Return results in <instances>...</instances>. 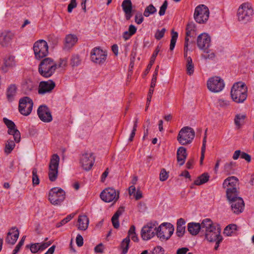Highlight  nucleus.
I'll use <instances>...</instances> for the list:
<instances>
[{"mask_svg":"<svg viewBox=\"0 0 254 254\" xmlns=\"http://www.w3.org/2000/svg\"><path fill=\"white\" fill-rule=\"evenodd\" d=\"M89 219L85 215H81L78 216L77 222H89Z\"/></svg>","mask_w":254,"mask_h":254,"instance_id":"nucleus-58","label":"nucleus"},{"mask_svg":"<svg viewBox=\"0 0 254 254\" xmlns=\"http://www.w3.org/2000/svg\"><path fill=\"white\" fill-rule=\"evenodd\" d=\"M208 89L211 92L217 93L220 92L224 88L223 80L219 76L210 78L207 83Z\"/></svg>","mask_w":254,"mask_h":254,"instance_id":"nucleus-16","label":"nucleus"},{"mask_svg":"<svg viewBox=\"0 0 254 254\" xmlns=\"http://www.w3.org/2000/svg\"><path fill=\"white\" fill-rule=\"evenodd\" d=\"M238 182V179L234 176L228 177L224 180L223 187L226 188L227 197L231 198L232 195H239Z\"/></svg>","mask_w":254,"mask_h":254,"instance_id":"nucleus-4","label":"nucleus"},{"mask_svg":"<svg viewBox=\"0 0 254 254\" xmlns=\"http://www.w3.org/2000/svg\"><path fill=\"white\" fill-rule=\"evenodd\" d=\"M174 231L172 223H162L158 228L156 227V235L161 241L169 239Z\"/></svg>","mask_w":254,"mask_h":254,"instance_id":"nucleus-7","label":"nucleus"},{"mask_svg":"<svg viewBox=\"0 0 254 254\" xmlns=\"http://www.w3.org/2000/svg\"><path fill=\"white\" fill-rule=\"evenodd\" d=\"M81 60L78 55H72L70 59V64L72 67L77 66L81 64Z\"/></svg>","mask_w":254,"mask_h":254,"instance_id":"nucleus-43","label":"nucleus"},{"mask_svg":"<svg viewBox=\"0 0 254 254\" xmlns=\"http://www.w3.org/2000/svg\"><path fill=\"white\" fill-rule=\"evenodd\" d=\"M130 243V239L129 237H126L124 239L121 244V248L122 249V254H126L129 248V244Z\"/></svg>","mask_w":254,"mask_h":254,"instance_id":"nucleus-35","label":"nucleus"},{"mask_svg":"<svg viewBox=\"0 0 254 254\" xmlns=\"http://www.w3.org/2000/svg\"><path fill=\"white\" fill-rule=\"evenodd\" d=\"M5 67H12L15 65V57L12 56H9L4 60Z\"/></svg>","mask_w":254,"mask_h":254,"instance_id":"nucleus-34","label":"nucleus"},{"mask_svg":"<svg viewBox=\"0 0 254 254\" xmlns=\"http://www.w3.org/2000/svg\"><path fill=\"white\" fill-rule=\"evenodd\" d=\"M120 191L112 188H106L100 194V197L106 202H116L119 198Z\"/></svg>","mask_w":254,"mask_h":254,"instance_id":"nucleus-12","label":"nucleus"},{"mask_svg":"<svg viewBox=\"0 0 254 254\" xmlns=\"http://www.w3.org/2000/svg\"><path fill=\"white\" fill-rule=\"evenodd\" d=\"M209 179V175L207 173H204L197 177L195 180L194 184L195 185L199 186L207 182Z\"/></svg>","mask_w":254,"mask_h":254,"instance_id":"nucleus-30","label":"nucleus"},{"mask_svg":"<svg viewBox=\"0 0 254 254\" xmlns=\"http://www.w3.org/2000/svg\"><path fill=\"white\" fill-rule=\"evenodd\" d=\"M186 223H177V234L178 236L182 237L185 232Z\"/></svg>","mask_w":254,"mask_h":254,"instance_id":"nucleus-47","label":"nucleus"},{"mask_svg":"<svg viewBox=\"0 0 254 254\" xmlns=\"http://www.w3.org/2000/svg\"><path fill=\"white\" fill-rule=\"evenodd\" d=\"M231 96L233 101L237 103H242L248 96V88L243 82L235 83L231 88Z\"/></svg>","mask_w":254,"mask_h":254,"instance_id":"nucleus-1","label":"nucleus"},{"mask_svg":"<svg viewBox=\"0 0 254 254\" xmlns=\"http://www.w3.org/2000/svg\"><path fill=\"white\" fill-rule=\"evenodd\" d=\"M254 10L251 5L249 3L242 4L238 10V20L244 23L249 21L252 18Z\"/></svg>","mask_w":254,"mask_h":254,"instance_id":"nucleus-6","label":"nucleus"},{"mask_svg":"<svg viewBox=\"0 0 254 254\" xmlns=\"http://www.w3.org/2000/svg\"><path fill=\"white\" fill-rule=\"evenodd\" d=\"M19 235V232L18 229L15 227H12L7 233L5 239V243L13 245L17 241Z\"/></svg>","mask_w":254,"mask_h":254,"instance_id":"nucleus-24","label":"nucleus"},{"mask_svg":"<svg viewBox=\"0 0 254 254\" xmlns=\"http://www.w3.org/2000/svg\"><path fill=\"white\" fill-rule=\"evenodd\" d=\"M122 7L124 12H128L129 11H132V4L131 0H124L122 3Z\"/></svg>","mask_w":254,"mask_h":254,"instance_id":"nucleus-37","label":"nucleus"},{"mask_svg":"<svg viewBox=\"0 0 254 254\" xmlns=\"http://www.w3.org/2000/svg\"><path fill=\"white\" fill-rule=\"evenodd\" d=\"M186 70L189 75H191L194 72V66L190 57H187Z\"/></svg>","mask_w":254,"mask_h":254,"instance_id":"nucleus-31","label":"nucleus"},{"mask_svg":"<svg viewBox=\"0 0 254 254\" xmlns=\"http://www.w3.org/2000/svg\"><path fill=\"white\" fill-rule=\"evenodd\" d=\"M22 87L26 94H29L36 88L35 83L30 79H26L22 84Z\"/></svg>","mask_w":254,"mask_h":254,"instance_id":"nucleus-28","label":"nucleus"},{"mask_svg":"<svg viewBox=\"0 0 254 254\" xmlns=\"http://www.w3.org/2000/svg\"><path fill=\"white\" fill-rule=\"evenodd\" d=\"M171 39L170 45V50L173 51L175 47L176 41L178 37V34L173 30L171 31Z\"/></svg>","mask_w":254,"mask_h":254,"instance_id":"nucleus-40","label":"nucleus"},{"mask_svg":"<svg viewBox=\"0 0 254 254\" xmlns=\"http://www.w3.org/2000/svg\"><path fill=\"white\" fill-rule=\"evenodd\" d=\"M48 45L46 41L40 40L36 42L33 46V50L37 59L46 57L48 54Z\"/></svg>","mask_w":254,"mask_h":254,"instance_id":"nucleus-10","label":"nucleus"},{"mask_svg":"<svg viewBox=\"0 0 254 254\" xmlns=\"http://www.w3.org/2000/svg\"><path fill=\"white\" fill-rule=\"evenodd\" d=\"M238 195H232L231 198L227 197L231 204L232 210L236 214L242 213L245 208V203L243 198Z\"/></svg>","mask_w":254,"mask_h":254,"instance_id":"nucleus-14","label":"nucleus"},{"mask_svg":"<svg viewBox=\"0 0 254 254\" xmlns=\"http://www.w3.org/2000/svg\"><path fill=\"white\" fill-rule=\"evenodd\" d=\"M205 224L201 223H188V230L192 235H196L199 232H202V227Z\"/></svg>","mask_w":254,"mask_h":254,"instance_id":"nucleus-26","label":"nucleus"},{"mask_svg":"<svg viewBox=\"0 0 254 254\" xmlns=\"http://www.w3.org/2000/svg\"><path fill=\"white\" fill-rule=\"evenodd\" d=\"M135 228L134 225H131L128 232V236L127 237L131 238V240L134 242H137L138 240V237L135 233Z\"/></svg>","mask_w":254,"mask_h":254,"instance_id":"nucleus-42","label":"nucleus"},{"mask_svg":"<svg viewBox=\"0 0 254 254\" xmlns=\"http://www.w3.org/2000/svg\"><path fill=\"white\" fill-rule=\"evenodd\" d=\"M14 33L5 30L0 33V45L3 47H7L14 37Z\"/></svg>","mask_w":254,"mask_h":254,"instance_id":"nucleus-23","label":"nucleus"},{"mask_svg":"<svg viewBox=\"0 0 254 254\" xmlns=\"http://www.w3.org/2000/svg\"><path fill=\"white\" fill-rule=\"evenodd\" d=\"M37 169L34 168L32 169V183L34 186L39 184L40 180L37 175Z\"/></svg>","mask_w":254,"mask_h":254,"instance_id":"nucleus-46","label":"nucleus"},{"mask_svg":"<svg viewBox=\"0 0 254 254\" xmlns=\"http://www.w3.org/2000/svg\"><path fill=\"white\" fill-rule=\"evenodd\" d=\"M76 213H72L68 215L65 218L63 219L61 222H68L70 221L75 215Z\"/></svg>","mask_w":254,"mask_h":254,"instance_id":"nucleus-61","label":"nucleus"},{"mask_svg":"<svg viewBox=\"0 0 254 254\" xmlns=\"http://www.w3.org/2000/svg\"><path fill=\"white\" fill-rule=\"evenodd\" d=\"M56 84L52 80L42 81L39 83L38 93L39 95H45L47 93H50L55 88Z\"/></svg>","mask_w":254,"mask_h":254,"instance_id":"nucleus-19","label":"nucleus"},{"mask_svg":"<svg viewBox=\"0 0 254 254\" xmlns=\"http://www.w3.org/2000/svg\"><path fill=\"white\" fill-rule=\"evenodd\" d=\"M241 158L242 159H245L248 162H250L251 160V156L248 153H245L244 152H242V153L241 154Z\"/></svg>","mask_w":254,"mask_h":254,"instance_id":"nucleus-59","label":"nucleus"},{"mask_svg":"<svg viewBox=\"0 0 254 254\" xmlns=\"http://www.w3.org/2000/svg\"><path fill=\"white\" fill-rule=\"evenodd\" d=\"M58 68L57 63L51 58H45L38 66V71L41 75L45 78L52 76Z\"/></svg>","mask_w":254,"mask_h":254,"instance_id":"nucleus-2","label":"nucleus"},{"mask_svg":"<svg viewBox=\"0 0 254 254\" xmlns=\"http://www.w3.org/2000/svg\"><path fill=\"white\" fill-rule=\"evenodd\" d=\"M246 116L245 115L238 114L236 116L234 120L235 125L240 127L242 123L244 122Z\"/></svg>","mask_w":254,"mask_h":254,"instance_id":"nucleus-45","label":"nucleus"},{"mask_svg":"<svg viewBox=\"0 0 254 254\" xmlns=\"http://www.w3.org/2000/svg\"><path fill=\"white\" fill-rule=\"evenodd\" d=\"M67 59H61L58 65V67H65L67 64Z\"/></svg>","mask_w":254,"mask_h":254,"instance_id":"nucleus-60","label":"nucleus"},{"mask_svg":"<svg viewBox=\"0 0 254 254\" xmlns=\"http://www.w3.org/2000/svg\"><path fill=\"white\" fill-rule=\"evenodd\" d=\"M209 15V11L204 5L197 6L194 10V18L196 22L203 23L206 22Z\"/></svg>","mask_w":254,"mask_h":254,"instance_id":"nucleus-13","label":"nucleus"},{"mask_svg":"<svg viewBox=\"0 0 254 254\" xmlns=\"http://www.w3.org/2000/svg\"><path fill=\"white\" fill-rule=\"evenodd\" d=\"M153 253L155 254H163L164 250L161 247L157 246L154 249Z\"/></svg>","mask_w":254,"mask_h":254,"instance_id":"nucleus-62","label":"nucleus"},{"mask_svg":"<svg viewBox=\"0 0 254 254\" xmlns=\"http://www.w3.org/2000/svg\"><path fill=\"white\" fill-rule=\"evenodd\" d=\"M201 56L204 59H209L213 60L215 59L216 55L214 52L211 50H208L207 49L204 51V53Z\"/></svg>","mask_w":254,"mask_h":254,"instance_id":"nucleus-44","label":"nucleus"},{"mask_svg":"<svg viewBox=\"0 0 254 254\" xmlns=\"http://www.w3.org/2000/svg\"><path fill=\"white\" fill-rule=\"evenodd\" d=\"M236 163L230 162L226 163L224 166V172L227 175H230L234 173Z\"/></svg>","mask_w":254,"mask_h":254,"instance_id":"nucleus-32","label":"nucleus"},{"mask_svg":"<svg viewBox=\"0 0 254 254\" xmlns=\"http://www.w3.org/2000/svg\"><path fill=\"white\" fill-rule=\"evenodd\" d=\"M187 157L186 149L184 147H180L177 152V161L180 166L184 164Z\"/></svg>","mask_w":254,"mask_h":254,"instance_id":"nucleus-27","label":"nucleus"},{"mask_svg":"<svg viewBox=\"0 0 254 254\" xmlns=\"http://www.w3.org/2000/svg\"><path fill=\"white\" fill-rule=\"evenodd\" d=\"M77 40L76 35L71 34L67 35L64 39V49L67 50L70 49L75 45Z\"/></svg>","mask_w":254,"mask_h":254,"instance_id":"nucleus-25","label":"nucleus"},{"mask_svg":"<svg viewBox=\"0 0 254 254\" xmlns=\"http://www.w3.org/2000/svg\"><path fill=\"white\" fill-rule=\"evenodd\" d=\"M217 104L220 107L225 108L230 105V101L223 99H220L217 101Z\"/></svg>","mask_w":254,"mask_h":254,"instance_id":"nucleus-48","label":"nucleus"},{"mask_svg":"<svg viewBox=\"0 0 254 254\" xmlns=\"http://www.w3.org/2000/svg\"><path fill=\"white\" fill-rule=\"evenodd\" d=\"M156 11V8L153 4H150L145 8L143 12V15L146 17H148L150 15L155 13Z\"/></svg>","mask_w":254,"mask_h":254,"instance_id":"nucleus-41","label":"nucleus"},{"mask_svg":"<svg viewBox=\"0 0 254 254\" xmlns=\"http://www.w3.org/2000/svg\"><path fill=\"white\" fill-rule=\"evenodd\" d=\"M156 226L155 223H147L141 229V236L143 240L147 241L156 235Z\"/></svg>","mask_w":254,"mask_h":254,"instance_id":"nucleus-17","label":"nucleus"},{"mask_svg":"<svg viewBox=\"0 0 254 254\" xmlns=\"http://www.w3.org/2000/svg\"><path fill=\"white\" fill-rule=\"evenodd\" d=\"M125 211V207L120 206L111 218L112 222H119V218Z\"/></svg>","mask_w":254,"mask_h":254,"instance_id":"nucleus-38","label":"nucleus"},{"mask_svg":"<svg viewBox=\"0 0 254 254\" xmlns=\"http://www.w3.org/2000/svg\"><path fill=\"white\" fill-rule=\"evenodd\" d=\"M31 252L32 253H36L38 251L40 250L39 243L32 244L30 247Z\"/></svg>","mask_w":254,"mask_h":254,"instance_id":"nucleus-53","label":"nucleus"},{"mask_svg":"<svg viewBox=\"0 0 254 254\" xmlns=\"http://www.w3.org/2000/svg\"><path fill=\"white\" fill-rule=\"evenodd\" d=\"M205 224L202 227V232L205 234L206 239L210 242H213L219 237H221V228L217 223H201Z\"/></svg>","mask_w":254,"mask_h":254,"instance_id":"nucleus-3","label":"nucleus"},{"mask_svg":"<svg viewBox=\"0 0 254 254\" xmlns=\"http://www.w3.org/2000/svg\"><path fill=\"white\" fill-rule=\"evenodd\" d=\"M189 251V249L186 247H183L179 249L177 251V254H186Z\"/></svg>","mask_w":254,"mask_h":254,"instance_id":"nucleus-63","label":"nucleus"},{"mask_svg":"<svg viewBox=\"0 0 254 254\" xmlns=\"http://www.w3.org/2000/svg\"><path fill=\"white\" fill-rule=\"evenodd\" d=\"M65 199L64 191L59 188L51 189L49 194V200L53 205H60Z\"/></svg>","mask_w":254,"mask_h":254,"instance_id":"nucleus-8","label":"nucleus"},{"mask_svg":"<svg viewBox=\"0 0 254 254\" xmlns=\"http://www.w3.org/2000/svg\"><path fill=\"white\" fill-rule=\"evenodd\" d=\"M76 243L77 246L80 247L83 245V238L81 235L78 234L76 238Z\"/></svg>","mask_w":254,"mask_h":254,"instance_id":"nucleus-57","label":"nucleus"},{"mask_svg":"<svg viewBox=\"0 0 254 254\" xmlns=\"http://www.w3.org/2000/svg\"><path fill=\"white\" fill-rule=\"evenodd\" d=\"M3 121L8 128V133L13 136L14 139L16 142H20L21 139L20 133L16 128L14 123L6 118L3 119Z\"/></svg>","mask_w":254,"mask_h":254,"instance_id":"nucleus-18","label":"nucleus"},{"mask_svg":"<svg viewBox=\"0 0 254 254\" xmlns=\"http://www.w3.org/2000/svg\"><path fill=\"white\" fill-rule=\"evenodd\" d=\"M136 28L133 25H130L128 27V32L132 36L136 32Z\"/></svg>","mask_w":254,"mask_h":254,"instance_id":"nucleus-64","label":"nucleus"},{"mask_svg":"<svg viewBox=\"0 0 254 254\" xmlns=\"http://www.w3.org/2000/svg\"><path fill=\"white\" fill-rule=\"evenodd\" d=\"M15 146V144L14 141L12 140H7L5 143L4 152L6 154L10 153L12 150L14 149Z\"/></svg>","mask_w":254,"mask_h":254,"instance_id":"nucleus-39","label":"nucleus"},{"mask_svg":"<svg viewBox=\"0 0 254 254\" xmlns=\"http://www.w3.org/2000/svg\"><path fill=\"white\" fill-rule=\"evenodd\" d=\"M168 6V2L165 0L163 4L161 6L159 11V14L160 16H163L165 14V11L167 9Z\"/></svg>","mask_w":254,"mask_h":254,"instance_id":"nucleus-49","label":"nucleus"},{"mask_svg":"<svg viewBox=\"0 0 254 254\" xmlns=\"http://www.w3.org/2000/svg\"><path fill=\"white\" fill-rule=\"evenodd\" d=\"M237 226L236 224L231 223L224 229V234L227 236H231L232 234L237 230Z\"/></svg>","mask_w":254,"mask_h":254,"instance_id":"nucleus-36","label":"nucleus"},{"mask_svg":"<svg viewBox=\"0 0 254 254\" xmlns=\"http://www.w3.org/2000/svg\"><path fill=\"white\" fill-rule=\"evenodd\" d=\"M89 223H76L75 226L79 231H85L88 227Z\"/></svg>","mask_w":254,"mask_h":254,"instance_id":"nucleus-52","label":"nucleus"},{"mask_svg":"<svg viewBox=\"0 0 254 254\" xmlns=\"http://www.w3.org/2000/svg\"><path fill=\"white\" fill-rule=\"evenodd\" d=\"M195 26L193 22H190L186 27V35L187 37H193L195 33Z\"/></svg>","mask_w":254,"mask_h":254,"instance_id":"nucleus-33","label":"nucleus"},{"mask_svg":"<svg viewBox=\"0 0 254 254\" xmlns=\"http://www.w3.org/2000/svg\"><path fill=\"white\" fill-rule=\"evenodd\" d=\"M104 246L102 243H100L94 248V251L96 253L102 254L104 252Z\"/></svg>","mask_w":254,"mask_h":254,"instance_id":"nucleus-54","label":"nucleus"},{"mask_svg":"<svg viewBox=\"0 0 254 254\" xmlns=\"http://www.w3.org/2000/svg\"><path fill=\"white\" fill-rule=\"evenodd\" d=\"M94 157L92 153H85L82 154L80 158V163L83 168L86 170H90L94 163Z\"/></svg>","mask_w":254,"mask_h":254,"instance_id":"nucleus-21","label":"nucleus"},{"mask_svg":"<svg viewBox=\"0 0 254 254\" xmlns=\"http://www.w3.org/2000/svg\"><path fill=\"white\" fill-rule=\"evenodd\" d=\"M77 5L76 0H70V3L68 5L67 11L70 13L72 12V9L76 7Z\"/></svg>","mask_w":254,"mask_h":254,"instance_id":"nucleus-55","label":"nucleus"},{"mask_svg":"<svg viewBox=\"0 0 254 254\" xmlns=\"http://www.w3.org/2000/svg\"><path fill=\"white\" fill-rule=\"evenodd\" d=\"M107 53L100 47L94 48L90 52L91 61L99 65H102L106 62Z\"/></svg>","mask_w":254,"mask_h":254,"instance_id":"nucleus-9","label":"nucleus"},{"mask_svg":"<svg viewBox=\"0 0 254 254\" xmlns=\"http://www.w3.org/2000/svg\"><path fill=\"white\" fill-rule=\"evenodd\" d=\"M165 28H162L161 30H158L155 34V37L157 40H160L164 37Z\"/></svg>","mask_w":254,"mask_h":254,"instance_id":"nucleus-50","label":"nucleus"},{"mask_svg":"<svg viewBox=\"0 0 254 254\" xmlns=\"http://www.w3.org/2000/svg\"><path fill=\"white\" fill-rule=\"evenodd\" d=\"M211 38L208 34L203 33L200 34L197 39V45L199 49L205 51L210 46Z\"/></svg>","mask_w":254,"mask_h":254,"instance_id":"nucleus-22","label":"nucleus"},{"mask_svg":"<svg viewBox=\"0 0 254 254\" xmlns=\"http://www.w3.org/2000/svg\"><path fill=\"white\" fill-rule=\"evenodd\" d=\"M168 178V174L165 169H162L160 174V180L162 182L166 181Z\"/></svg>","mask_w":254,"mask_h":254,"instance_id":"nucleus-51","label":"nucleus"},{"mask_svg":"<svg viewBox=\"0 0 254 254\" xmlns=\"http://www.w3.org/2000/svg\"><path fill=\"white\" fill-rule=\"evenodd\" d=\"M33 106L32 100L29 97H24L19 101L18 110L22 115L27 116L31 113Z\"/></svg>","mask_w":254,"mask_h":254,"instance_id":"nucleus-15","label":"nucleus"},{"mask_svg":"<svg viewBox=\"0 0 254 254\" xmlns=\"http://www.w3.org/2000/svg\"><path fill=\"white\" fill-rule=\"evenodd\" d=\"M195 135L194 130L189 127H183L179 132L177 140L179 142L183 145L190 143Z\"/></svg>","mask_w":254,"mask_h":254,"instance_id":"nucleus-5","label":"nucleus"},{"mask_svg":"<svg viewBox=\"0 0 254 254\" xmlns=\"http://www.w3.org/2000/svg\"><path fill=\"white\" fill-rule=\"evenodd\" d=\"M17 87L15 84H11L7 89L6 97L9 102H11L14 99V97L16 93Z\"/></svg>","mask_w":254,"mask_h":254,"instance_id":"nucleus-29","label":"nucleus"},{"mask_svg":"<svg viewBox=\"0 0 254 254\" xmlns=\"http://www.w3.org/2000/svg\"><path fill=\"white\" fill-rule=\"evenodd\" d=\"M143 17L141 13H138L135 16V22L137 24H140L143 22Z\"/></svg>","mask_w":254,"mask_h":254,"instance_id":"nucleus-56","label":"nucleus"},{"mask_svg":"<svg viewBox=\"0 0 254 254\" xmlns=\"http://www.w3.org/2000/svg\"><path fill=\"white\" fill-rule=\"evenodd\" d=\"M37 114L40 119L45 123H49L53 120L49 108L45 105H41L37 110Z\"/></svg>","mask_w":254,"mask_h":254,"instance_id":"nucleus-20","label":"nucleus"},{"mask_svg":"<svg viewBox=\"0 0 254 254\" xmlns=\"http://www.w3.org/2000/svg\"><path fill=\"white\" fill-rule=\"evenodd\" d=\"M60 157L57 154L52 155L49 166V179L51 182L55 181L58 177Z\"/></svg>","mask_w":254,"mask_h":254,"instance_id":"nucleus-11","label":"nucleus"}]
</instances>
